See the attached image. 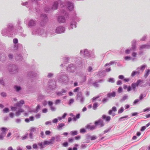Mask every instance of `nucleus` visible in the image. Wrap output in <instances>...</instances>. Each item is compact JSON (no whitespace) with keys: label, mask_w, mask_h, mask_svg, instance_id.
<instances>
[{"label":"nucleus","mask_w":150,"mask_h":150,"mask_svg":"<svg viewBox=\"0 0 150 150\" xmlns=\"http://www.w3.org/2000/svg\"><path fill=\"white\" fill-rule=\"evenodd\" d=\"M86 127L87 129L92 130L96 128V125H88L86 126Z\"/></svg>","instance_id":"21"},{"label":"nucleus","mask_w":150,"mask_h":150,"mask_svg":"<svg viewBox=\"0 0 150 150\" xmlns=\"http://www.w3.org/2000/svg\"><path fill=\"white\" fill-rule=\"evenodd\" d=\"M87 145L83 144H81V149H85L87 147Z\"/></svg>","instance_id":"60"},{"label":"nucleus","mask_w":150,"mask_h":150,"mask_svg":"<svg viewBox=\"0 0 150 150\" xmlns=\"http://www.w3.org/2000/svg\"><path fill=\"white\" fill-rule=\"evenodd\" d=\"M44 98L43 96L41 94H39L38 96V100H40L43 99Z\"/></svg>","instance_id":"50"},{"label":"nucleus","mask_w":150,"mask_h":150,"mask_svg":"<svg viewBox=\"0 0 150 150\" xmlns=\"http://www.w3.org/2000/svg\"><path fill=\"white\" fill-rule=\"evenodd\" d=\"M108 81L112 83H114L115 81L113 78H110L109 79Z\"/></svg>","instance_id":"51"},{"label":"nucleus","mask_w":150,"mask_h":150,"mask_svg":"<svg viewBox=\"0 0 150 150\" xmlns=\"http://www.w3.org/2000/svg\"><path fill=\"white\" fill-rule=\"evenodd\" d=\"M63 62L64 64L67 63L69 62V58L68 57H64L63 59Z\"/></svg>","instance_id":"33"},{"label":"nucleus","mask_w":150,"mask_h":150,"mask_svg":"<svg viewBox=\"0 0 150 150\" xmlns=\"http://www.w3.org/2000/svg\"><path fill=\"white\" fill-rule=\"evenodd\" d=\"M36 24V22L33 19H30L28 23V26L29 27L31 28L33 26H34Z\"/></svg>","instance_id":"16"},{"label":"nucleus","mask_w":150,"mask_h":150,"mask_svg":"<svg viewBox=\"0 0 150 150\" xmlns=\"http://www.w3.org/2000/svg\"><path fill=\"white\" fill-rule=\"evenodd\" d=\"M76 66L79 67H81L82 66V62L81 61V60L79 61H76Z\"/></svg>","instance_id":"31"},{"label":"nucleus","mask_w":150,"mask_h":150,"mask_svg":"<svg viewBox=\"0 0 150 150\" xmlns=\"http://www.w3.org/2000/svg\"><path fill=\"white\" fill-rule=\"evenodd\" d=\"M11 67V69L9 68V71L11 73H15L17 72L18 67L17 66L14 64L12 65Z\"/></svg>","instance_id":"11"},{"label":"nucleus","mask_w":150,"mask_h":150,"mask_svg":"<svg viewBox=\"0 0 150 150\" xmlns=\"http://www.w3.org/2000/svg\"><path fill=\"white\" fill-rule=\"evenodd\" d=\"M34 120V118L33 116H31L28 118H26L25 119V121L26 122H29L30 121H33Z\"/></svg>","instance_id":"25"},{"label":"nucleus","mask_w":150,"mask_h":150,"mask_svg":"<svg viewBox=\"0 0 150 150\" xmlns=\"http://www.w3.org/2000/svg\"><path fill=\"white\" fill-rule=\"evenodd\" d=\"M115 92H113L112 93H109L107 94V96L109 98L111 97H114L115 96Z\"/></svg>","instance_id":"28"},{"label":"nucleus","mask_w":150,"mask_h":150,"mask_svg":"<svg viewBox=\"0 0 150 150\" xmlns=\"http://www.w3.org/2000/svg\"><path fill=\"white\" fill-rule=\"evenodd\" d=\"M38 144H34L33 145V149H37L38 148Z\"/></svg>","instance_id":"52"},{"label":"nucleus","mask_w":150,"mask_h":150,"mask_svg":"<svg viewBox=\"0 0 150 150\" xmlns=\"http://www.w3.org/2000/svg\"><path fill=\"white\" fill-rule=\"evenodd\" d=\"M24 103V101L23 100H20L19 102L16 103V104L15 105L17 107H21L22 106V105Z\"/></svg>","instance_id":"23"},{"label":"nucleus","mask_w":150,"mask_h":150,"mask_svg":"<svg viewBox=\"0 0 150 150\" xmlns=\"http://www.w3.org/2000/svg\"><path fill=\"white\" fill-rule=\"evenodd\" d=\"M1 33L4 36L11 37L13 34L15 35L16 32L14 30L12 24L9 23L7 24L6 28L2 29Z\"/></svg>","instance_id":"1"},{"label":"nucleus","mask_w":150,"mask_h":150,"mask_svg":"<svg viewBox=\"0 0 150 150\" xmlns=\"http://www.w3.org/2000/svg\"><path fill=\"white\" fill-rule=\"evenodd\" d=\"M65 28L63 26H59L56 28L55 32L57 33H64L65 31Z\"/></svg>","instance_id":"10"},{"label":"nucleus","mask_w":150,"mask_h":150,"mask_svg":"<svg viewBox=\"0 0 150 150\" xmlns=\"http://www.w3.org/2000/svg\"><path fill=\"white\" fill-rule=\"evenodd\" d=\"M125 59L126 60H129L131 59H132V60H134V59H132L131 57H130L129 56H126L125 57Z\"/></svg>","instance_id":"49"},{"label":"nucleus","mask_w":150,"mask_h":150,"mask_svg":"<svg viewBox=\"0 0 150 150\" xmlns=\"http://www.w3.org/2000/svg\"><path fill=\"white\" fill-rule=\"evenodd\" d=\"M33 34L42 35L43 37L46 36V34L44 30L41 28H36L34 29L32 32Z\"/></svg>","instance_id":"5"},{"label":"nucleus","mask_w":150,"mask_h":150,"mask_svg":"<svg viewBox=\"0 0 150 150\" xmlns=\"http://www.w3.org/2000/svg\"><path fill=\"white\" fill-rule=\"evenodd\" d=\"M98 75L100 77L104 76L105 75V73L104 71H99L98 74Z\"/></svg>","instance_id":"38"},{"label":"nucleus","mask_w":150,"mask_h":150,"mask_svg":"<svg viewBox=\"0 0 150 150\" xmlns=\"http://www.w3.org/2000/svg\"><path fill=\"white\" fill-rule=\"evenodd\" d=\"M87 138L89 139H90L91 140H93L96 139L97 137L95 136H91L89 135L88 136Z\"/></svg>","instance_id":"37"},{"label":"nucleus","mask_w":150,"mask_h":150,"mask_svg":"<svg viewBox=\"0 0 150 150\" xmlns=\"http://www.w3.org/2000/svg\"><path fill=\"white\" fill-rule=\"evenodd\" d=\"M37 74V72H30L28 73V76L29 77H33L36 76Z\"/></svg>","instance_id":"20"},{"label":"nucleus","mask_w":150,"mask_h":150,"mask_svg":"<svg viewBox=\"0 0 150 150\" xmlns=\"http://www.w3.org/2000/svg\"><path fill=\"white\" fill-rule=\"evenodd\" d=\"M13 43L15 44L14 46V50H17L18 48V47L19 45H19L16 44L18 42V40L16 38H15L13 39Z\"/></svg>","instance_id":"15"},{"label":"nucleus","mask_w":150,"mask_h":150,"mask_svg":"<svg viewBox=\"0 0 150 150\" xmlns=\"http://www.w3.org/2000/svg\"><path fill=\"white\" fill-rule=\"evenodd\" d=\"M150 73V69H148L146 71L145 74L144 75V77L146 78L148 76L149 74V73Z\"/></svg>","instance_id":"42"},{"label":"nucleus","mask_w":150,"mask_h":150,"mask_svg":"<svg viewBox=\"0 0 150 150\" xmlns=\"http://www.w3.org/2000/svg\"><path fill=\"white\" fill-rule=\"evenodd\" d=\"M80 54L81 56L84 57H88L91 58L95 57V55L93 51L88 50L86 49L81 50L80 52Z\"/></svg>","instance_id":"2"},{"label":"nucleus","mask_w":150,"mask_h":150,"mask_svg":"<svg viewBox=\"0 0 150 150\" xmlns=\"http://www.w3.org/2000/svg\"><path fill=\"white\" fill-rule=\"evenodd\" d=\"M50 109L52 111H55L56 110V108L55 107L52 106H52H50Z\"/></svg>","instance_id":"63"},{"label":"nucleus","mask_w":150,"mask_h":150,"mask_svg":"<svg viewBox=\"0 0 150 150\" xmlns=\"http://www.w3.org/2000/svg\"><path fill=\"white\" fill-rule=\"evenodd\" d=\"M142 82L143 80L139 79L138 80L136 83H132L131 86L133 89L134 90H135L136 87H137L138 86V85L140 84V83Z\"/></svg>","instance_id":"13"},{"label":"nucleus","mask_w":150,"mask_h":150,"mask_svg":"<svg viewBox=\"0 0 150 150\" xmlns=\"http://www.w3.org/2000/svg\"><path fill=\"white\" fill-rule=\"evenodd\" d=\"M124 109L123 107H122L120 108V109H119L118 111V113L119 114L122 113L124 111Z\"/></svg>","instance_id":"46"},{"label":"nucleus","mask_w":150,"mask_h":150,"mask_svg":"<svg viewBox=\"0 0 150 150\" xmlns=\"http://www.w3.org/2000/svg\"><path fill=\"white\" fill-rule=\"evenodd\" d=\"M136 40H133L132 42V47L127 49L125 51V53L127 54H129L130 52L135 51L136 50Z\"/></svg>","instance_id":"6"},{"label":"nucleus","mask_w":150,"mask_h":150,"mask_svg":"<svg viewBox=\"0 0 150 150\" xmlns=\"http://www.w3.org/2000/svg\"><path fill=\"white\" fill-rule=\"evenodd\" d=\"M21 119L19 118L16 119L15 122L16 123L19 124L21 123Z\"/></svg>","instance_id":"54"},{"label":"nucleus","mask_w":150,"mask_h":150,"mask_svg":"<svg viewBox=\"0 0 150 150\" xmlns=\"http://www.w3.org/2000/svg\"><path fill=\"white\" fill-rule=\"evenodd\" d=\"M61 73L62 72H61L57 75L58 76H59L58 79L59 81L62 84L67 85L69 81V78L67 74L64 73L62 74Z\"/></svg>","instance_id":"3"},{"label":"nucleus","mask_w":150,"mask_h":150,"mask_svg":"<svg viewBox=\"0 0 150 150\" xmlns=\"http://www.w3.org/2000/svg\"><path fill=\"white\" fill-rule=\"evenodd\" d=\"M98 106V104L97 103H94L93 104V108L94 110H96Z\"/></svg>","instance_id":"45"},{"label":"nucleus","mask_w":150,"mask_h":150,"mask_svg":"<svg viewBox=\"0 0 150 150\" xmlns=\"http://www.w3.org/2000/svg\"><path fill=\"white\" fill-rule=\"evenodd\" d=\"M75 25V22L74 21H73L71 22L70 25L69 27V29H71L73 28V26Z\"/></svg>","instance_id":"39"},{"label":"nucleus","mask_w":150,"mask_h":150,"mask_svg":"<svg viewBox=\"0 0 150 150\" xmlns=\"http://www.w3.org/2000/svg\"><path fill=\"white\" fill-rule=\"evenodd\" d=\"M59 3H60V5L62 4V2H61L60 1H56L54 2L53 5L52 7L51 8V9L52 10H55L57 9V8L58 4Z\"/></svg>","instance_id":"12"},{"label":"nucleus","mask_w":150,"mask_h":150,"mask_svg":"<svg viewBox=\"0 0 150 150\" xmlns=\"http://www.w3.org/2000/svg\"><path fill=\"white\" fill-rule=\"evenodd\" d=\"M117 111V108L115 107H113L112 109L110 110L108 112L109 115H111L112 114V111L115 112Z\"/></svg>","instance_id":"32"},{"label":"nucleus","mask_w":150,"mask_h":150,"mask_svg":"<svg viewBox=\"0 0 150 150\" xmlns=\"http://www.w3.org/2000/svg\"><path fill=\"white\" fill-rule=\"evenodd\" d=\"M82 80L81 81V83H83L86 80V77L85 76L83 75L81 77Z\"/></svg>","instance_id":"47"},{"label":"nucleus","mask_w":150,"mask_h":150,"mask_svg":"<svg viewBox=\"0 0 150 150\" xmlns=\"http://www.w3.org/2000/svg\"><path fill=\"white\" fill-rule=\"evenodd\" d=\"M14 88L17 92H18L21 89V87L19 86H15L14 87Z\"/></svg>","instance_id":"41"},{"label":"nucleus","mask_w":150,"mask_h":150,"mask_svg":"<svg viewBox=\"0 0 150 150\" xmlns=\"http://www.w3.org/2000/svg\"><path fill=\"white\" fill-rule=\"evenodd\" d=\"M58 21L59 23H64L66 21L65 18L63 16H59L58 18Z\"/></svg>","instance_id":"17"},{"label":"nucleus","mask_w":150,"mask_h":150,"mask_svg":"<svg viewBox=\"0 0 150 150\" xmlns=\"http://www.w3.org/2000/svg\"><path fill=\"white\" fill-rule=\"evenodd\" d=\"M55 140V137H51V139L49 141L46 140H45L44 142L46 146L48 145L53 144L54 143Z\"/></svg>","instance_id":"8"},{"label":"nucleus","mask_w":150,"mask_h":150,"mask_svg":"<svg viewBox=\"0 0 150 150\" xmlns=\"http://www.w3.org/2000/svg\"><path fill=\"white\" fill-rule=\"evenodd\" d=\"M140 73V72L139 70L137 71H134L132 72L131 76L133 77L136 74H139Z\"/></svg>","instance_id":"34"},{"label":"nucleus","mask_w":150,"mask_h":150,"mask_svg":"<svg viewBox=\"0 0 150 150\" xmlns=\"http://www.w3.org/2000/svg\"><path fill=\"white\" fill-rule=\"evenodd\" d=\"M48 84L49 87L51 89H55L56 88V83L54 80H51L49 81Z\"/></svg>","instance_id":"7"},{"label":"nucleus","mask_w":150,"mask_h":150,"mask_svg":"<svg viewBox=\"0 0 150 150\" xmlns=\"http://www.w3.org/2000/svg\"><path fill=\"white\" fill-rule=\"evenodd\" d=\"M146 96V95H143L142 94H141L139 97V100H142L143 99V97H145Z\"/></svg>","instance_id":"56"},{"label":"nucleus","mask_w":150,"mask_h":150,"mask_svg":"<svg viewBox=\"0 0 150 150\" xmlns=\"http://www.w3.org/2000/svg\"><path fill=\"white\" fill-rule=\"evenodd\" d=\"M103 81V79H101L98 82H94L93 83V85L95 87H98L99 86V84L98 83V82L101 83Z\"/></svg>","instance_id":"29"},{"label":"nucleus","mask_w":150,"mask_h":150,"mask_svg":"<svg viewBox=\"0 0 150 150\" xmlns=\"http://www.w3.org/2000/svg\"><path fill=\"white\" fill-rule=\"evenodd\" d=\"M128 117V116L127 115H126V116H125L123 117H121L119 118V120L120 121H122V120H123V119L124 118H127V117Z\"/></svg>","instance_id":"53"},{"label":"nucleus","mask_w":150,"mask_h":150,"mask_svg":"<svg viewBox=\"0 0 150 150\" xmlns=\"http://www.w3.org/2000/svg\"><path fill=\"white\" fill-rule=\"evenodd\" d=\"M9 111V109L8 108H5L3 110V112L4 113H7Z\"/></svg>","instance_id":"55"},{"label":"nucleus","mask_w":150,"mask_h":150,"mask_svg":"<svg viewBox=\"0 0 150 150\" xmlns=\"http://www.w3.org/2000/svg\"><path fill=\"white\" fill-rule=\"evenodd\" d=\"M22 59V57L21 55H17L16 57V59L17 60H20Z\"/></svg>","instance_id":"40"},{"label":"nucleus","mask_w":150,"mask_h":150,"mask_svg":"<svg viewBox=\"0 0 150 150\" xmlns=\"http://www.w3.org/2000/svg\"><path fill=\"white\" fill-rule=\"evenodd\" d=\"M29 136L30 138L31 139H33V132H31V131H30V134H29Z\"/></svg>","instance_id":"61"},{"label":"nucleus","mask_w":150,"mask_h":150,"mask_svg":"<svg viewBox=\"0 0 150 150\" xmlns=\"http://www.w3.org/2000/svg\"><path fill=\"white\" fill-rule=\"evenodd\" d=\"M103 118V119H105V120L107 122H109L110 120V116H106L105 115H103L102 116Z\"/></svg>","instance_id":"30"},{"label":"nucleus","mask_w":150,"mask_h":150,"mask_svg":"<svg viewBox=\"0 0 150 150\" xmlns=\"http://www.w3.org/2000/svg\"><path fill=\"white\" fill-rule=\"evenodd\" d=\"M24 110L22 108H20L19 109L18 111L16 112V115L17 116H19L21 115V113L23 112Z\"/></svg>","instance_id":"26"},{"label":"nucleus","mask_w":150,"mask_h":150,"mask_svg":"<svg viewBox=\"0 0 150 150\" xmlns=\"http://www.w3.org/2000/svg\"><path fill=\"white\" fill-rule=\"evenodd\" d=\"M92 70V67L91 66H89L88 69V72H91Z\"/></svg>","instance_id":"64"},{"label":"nucleus","mask_w":150,"mask_h":150,"mask_svg":"<svg viewBox=\"0 0 150 150\" xmlns=\"http://www.w3.org/2000/svg\"><path fill=\"white\" fill-rule=\"evenodd\" d=\"M74 141V139L72 138H70L68 139V141L69 143H72Z\"/></svg>","instance_id":"62"},{"label":"nucleus","mask_w":150,"mask_h":150,"mask_svg":"<svg viewBox=\"0 0 150 150\" xmlns=\"http://www.w3.org/2000/svg\"><path fill=\"white\" fill-rule=\"evenodd\" d=\"M30 131L32 132H36V128L34 127H32L30 128Z\"/></svg>","instance_id":"48"},{"label":"nucleus","mask_w":150,"mask_h":150,"mask_svg":"<svg viewBox=\"0 0 150 150\" xmlns=\"http://www.w3.org/2000/svg\"><path fill=\"white\" fill-rule=\"evenodd\" d=\"M38 145L40 149H42L46 147L44 142H39L38 143Z\"/></svg>","instance_id":"19"},{"label":"nucleus","mask_w":150,"mask_h":150,"mask_svg":"<svg viewBox=\"0 0 150 150\" xmlns=\"http://www.w3.org/2000/svg\"><path fill=\"white\" fill-rule=\"evenodd\" d=\"M76 93H77V100L83 103L84 101V98L82 95V91L79 87L76 88Z\"/></svg>","instance_id":"4"},{"label":"nucleus","mask_w":150,"mask_h":150,"mask_svg":"<svg viewBox=\"0 0 150 150\" xmlns=\"http://www.w3.org/2000/svg\"><path fill=\"white\" fill-rule=\"evenodd\" d=\"M74 102V99H71L70 100L69 102V104L70 105L72 103Z\"/></svg>","instance_id":"58"},{"label":"nucleus","mask_w":150,"mask_h":150,"mask_svg":"<svg viewBox=\"0 0 150 150\" xmlns=\"http://www.w3.org/2000/svg\"><path fill=\"white\" fill-rule=\"evenodd\" d=\"M67 5L68 8L69 10L71 11L74 8V6L72 3L68 2H67Z\"/></svg>","instance_id":"22"},{"label":"nucleus","mask_w":150,"mask_h":150,"mask_svg":"<svg viewBox=\"0 0 150 150\" xmlns=\"http://www.w3.org/2000/svg\"><path fill=\"white\" fill-rule=\"evenodd\" d=\"M54 137H55V140L56 139V142H59L61 141V137L59 135H57Z\"/></svg>","instance_id":"35"},{"label":"nucleus","mask_w":150,"mask_h":150,"mask_svg":"<svg viewBox=\"0 0 150 150\" xmlns=\"http://www.w3.org/2000/svg\"><path fill=\"white\" fill-rule=\"evenodd\" d=\"M150 48V45H148V44L141 45L140 47V49H142L144 48Z\"/></svg>","instance_id":"24"},{"label":"nucleus","mask_w":150,"mask_h":150,"mask_svg":"<svg viewBox=\"0 0 150 150\" xmlns=\"http://www.w3.org/2000/svg\"><path fill=\"white\" fill-rule=\"evenodd\" d=\"M67 70L70 72H73L75 70V67L74 64H69L67 68Z\"/></svg>","instance_id":"9"},{"label":"nucleus","mask_w":150,"mask_h":150,"mask_svg":"<svg viewBox=\"0 0 150 150\" xmlns=\"http://www.w3.org/2000/svg\"><path fill=\"white\" fill-rule=\"evenodd\" d=\"M65 125L64 123H61L59 124L58 126H57V128L58 129H60L61 128Z\"/></svg>","instance_id":"44"},{"label":"nucleus","mask_w":150,"mask_h":150,"mask_svg":"<svg viewBox=\"0 0 150 150\" xmlns=\"http://www.w3.org/2000/svg\"><path fill=\"white\" fill-rule=\"evenodd\" d=\"M146 67V65L144 64L141 66L140 67H138L137 68V70H138L139 69H140L141 71H143Z\"/></svg>","instance_id":"27"},{"label":"nucleus","mask_w":150,"mask_h":150,"mask_svg":"<svg viewBox=\"0 0 150 150\" xmlns=\"http://www.w3.org/2000/svg\"><path fill=\"white\" fill-rule=\"evenodd\" d=\"M53 73H48L47 76L48 78H51L53 76Z\"/></svg>","instance_id":"57"},{"label":"nucleus","mask_w":150,"mask_h":150,"mask_svg":"<svg viewBox=\"0 0 150 150\" xmlns=\"http://www.w3.org/2000/svg\"><path fill=\"white\" fill-rule=\"evenodd\" d=\"M95 124L96 125H99L100 127H102L104 126V124L103 121L101 120H99L95 122Z\"/></svg>","instance_id":"14"},{"label":"nucleus","mask_w":150,"mask_h":150,"mask_svg":"<svg viewBox=\"0 0 150 150\" xmlns=\"http://www.w3.org/2000/svg\"><path fill=\"white\" fill-rule=\"evenodd\" d=\"M118 91L119 93H121L122 91V88L121 87H119L118 89Z\"/></svg>","instance_id":"59"},{"label":"nucleus","mask_w":150,"mask_h":150,"mask_svg":"<svg viewBox=\"0 0 150 150\" xmlns=\"http://www.w3.org/2000/svg\"><path fill=\"white\" fill-rule=\"evenodd\" d=\"M128 98V96L126 95H124L122 98L120 100V101L122 102L125 100L126 99H127Z\"/></svg>","instance_id":"43"},{"label":"nucleus","mask_w":150,"mask_h":150,"mask_svg":"<svg viewBox=\"0 0 150 150\" xmlns=\"http://www.w3.org/2000/svg\"><path fill=\"white\" fill-rule=\"evenodd\" d=\"M1 130L2 132V134H6V132L8 130V129L7 128L2 127L1 128Z\"/></svg>","instance_id":"36"},{"label":"nucleus","mask_w":150,"mask_h":150,"mask_svg":"<svg viewBox=\"0 0 150 150\" xmlns=\"http://www.w3.org/2000/svg\"><path fill=\"white\" fill-rule=\"evenodd\" d=\"M41 18L42 19V22H43L44 23H46L47 21V16L45 14H42L41 16Z\"/></svg>","instance_id":"18"}]
</instances>
